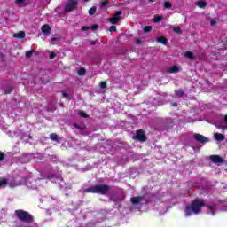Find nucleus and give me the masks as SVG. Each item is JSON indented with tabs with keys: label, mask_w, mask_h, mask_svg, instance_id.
Masks as SVG:
<instances>
[{
	"label": "nucleus",
	"mask_w": 227,
	"mask_h": 227,
	"mask_svg": "<svg viewBox=\"0 0 227 227\" xmlns=\"http://www.w3.org/2000/svg\"><path fill=\"white\" fill-rule=\"evenodd\" d=\"M130 201L132 205H139L141 201H145V196L132 197Z\"/></svg>",
	"instance_id": "9"
},
{
	"label": "nucleus",
	"mask_w": 227,
	"mask_h": 227,
	"mask_svg": "<svg viewBox=\"0 0 227 227\" xmlns=\"http://www.w3.org/2000/svg\"><path fill=\"white\" fill-rule=\"evenodd\" d=\"M196 6H199V8H206L207 7V2L203 0H200L196 3Z\"/></svg>",
	"instance_id": "15"
},
{
	"label": "nucleus",
	"mask_w": 227,
	"mask_h": 227,
	"mask_svg": "<svg viewBox=\"0 0 227 227\" xmlns=\"http://www.w3.org/2000/svg\"><path fill=\"white\" fill-rule=\"evenodd\" d=\"M110 189L109 185L99 184L84 189L83 192L87 194H102L104 196L110 191Z\"/></svg>",
	"instance_id": "2"
},
{
	"label": "nucleus",
	"mask_w": 227,
	"mask_h": 227,
	"mask_svg": "<svg viewBox=\"0 0 227 227\" xmlns=\"http://www.w3.org/2000/svg\"><path fill=\"white\" fill-rule=\"evenodd\" d=\"M162 19H163L162 16H160V15H156V16H154V18H153V22H155V23L157 24V23L160 22V20H162Z\"/></svg>",
	"instance_id": "22"
},
{
	"label": "nucleus",
	"mask_w": 227,
	"mask_h": 227,
	"mask_svg": "<svg viewBox=\"0 0 227 227\" xmlns=\"http://www.w3.org/2000/svg\"><path fill=\"white\" fill-rule=\"evenodd\" d=\"M173 31H174V33H176L177 35H182V28H180V27H174Z\"/></svg>",
	"instance_id": "24"
},
{
	"label": "nucleus",
	"mask_w": 227,
	"mask_h": 227,
	"mask_svg": "<svg viewBox=\"0 0 227 227\" xmlns=\"http://www.w3.org/2000/svg\"><path fill=\"white\" fill-rule=\"evenodd\" d=\"M184 56L190 59H194V53L192 51H186Z\"/></svg>",
	"instance_id": "21"
},
{
	"label": "nucleus",
	"mask_w": 227,
	"mask_h": 227,
	"mask_svg": "<svg viewBox=\"0 0 227 227\" xmlns=\"http://www.w3.org/2000/svg\"><path fill=\"white\" fill-rule=\"evenodd\" d=\"M194 139L195 141L200 143L201 145H205V143H208L209 141L208 137L199 133L194 134Z\"/></svg>",
	"instance_id": "7"
},
{
	"label": "nucleus",
	"mask_w": 227,
	"mask_h": 227,
	"mask_svg": "<svg viewBox=\"0 0 227 227\" xmlns=\"http://www.w3.org/2000/svg\"><path fill=\"white\" fill-rule=\"evenodd\" d=\"M54 58H56V53L51 52V53L50 54V59H54Z\"/></svg>",
	"instance_id": "37"
},
{
	"label": "nucleus",
	"mask_w": 227,
	"mask_h": 227,
	"mask_svg": "<svg viewBox=\"0 0 227 227\" xmlns=\"http://www.w3.org/2000/svg\"><path fill=\"white\" fill-rule=\"evenodd\" d=\"M215 24V20H211V26H214Z\"/></svg>",
	"instance_id": "43"
},
{
	"label": "nucleus",
	"mask_w": 227,
	"mask_h": 227,
	"mask_svg": "<svg viewBox=\"0 0 227 227\" xmlns=\"http://www.w3.org/2000/svg\"><path fill=\"white\" fill-rule=\"evenodd\" d=\"M8 185V179H1L0 180V187H6Z\"/></svg>",
	"instance_id": "19"
},
{
	"label": "nucleus",
	"mask_w": 227,
	"mask_h": 227,
	"mask_svg": "<svg viewBox=\"0 0 227 227\" xmlns=\"http://www.w3.org/2000/svg\"><path fill=\"white\" fill-rule=\"evenodd\" d=\"M90 28H91L93 31H95V30L98 29V25H92V26L90 27Z\"/></svg>",
	"instance_id": "36"
},
{
	"label": "nucleus",
	"mask_w": 227,
	"mask_h": 227,
	"mask_svg": "<svg viewBox=\"0 0 227 227\" xmlns=\"http://www.w3.org/2000/svg\"><path fill=\"white\" fill-rule=\"evenodd\" d=\"M78 75H80V76L86 75V68L81 67V68L78 70Z\"/></svg>",
	"instance_id": "23"
},
{
	"label": "nucleus",
	"mask_w": 227,
	"mask_h": 227,
	"mask_svg": "<svg viewBox=\"0 0 227 227\" xmlns=\"http://www.w3.org/2000/svg\"><path fill=\"white\" fill-rule=\"evenodd\" d=\"M214 137H215V141H219V142L224 141V139H226V137H224V135H223V134H221V133H215V134L214 135Z\"/></svg>",
	"instance_id": "13"
},
{
	"label": "nucleus",
	"mask_w": 227,
	"mask_h": 227,
	"mask_svg": "<svg viewBox=\"0 0 227 227\" xmlns=\"http://www.w3.org/2000/svg\"><path fill=\"white\" fill-rule=\"evenodd\" d=\"M95 13H97V6L89 9V15H95Z\"/></svg>",
	"instance_id": "20"
},
{
	"label": "nucleus",
	"mask_w": 227,
	"mask_h": 227,
	"mask_svg": "<svg viewBox=\"0 0 227 227\" xmlns=\"http://www.w3.org/2000/svg\"><path fill=\"white\" fill-rule=\"evenodd\" d=\"M208 210H210L212 215H215V212H214V207L207 206Z\"/></svg>",
	"instance_id": "30"
},
{
	"label": "nucleus",
	"mask_w": 227,
	"mask_h": 227,
	"mask_svg": "<svg viewBox=\"0 0 227 227\" xmlns=\"http://www.w3.org/2000/svg\"><path fill=\"white\" fill-rule=\"evenodd\" d=\"M210 159L214 164H223L224 162V159L219 155H211Z\"/></svg>",
	"instance_id": "8"
},
{
	"label": "nucleus",
	"mask_w": 227,
	"mask_h": 227,
	"mask_svg": "<svg viewBox=\"0 0 227 227\" xmlns=\"http://www.w3.org/2000/svg\"><path fill=\"white\" fill-rule=\"evenodd\" d=\"M50 139H51V141H56V142L59 141L58 134L56 133L50 134Z\"/></svg>",
	"instance_id": "18"
},
{
	"label": "nucleus",
	"mask_w": 227,
	"mask_h": 227,
	"mask_svg": "<svg viewBox=\"0 0 227 227\" xmlns=\"http://www.w3.org/2000/svg\"><path fill=\"white\" fill-rule=\"evenodd\" d=\"M152 31V26H145L144 27V33H150Z\"/></svg>",
	"instance_id": "26"
},
{
	"label": "nucleus",
	"mask_w": 227,
	"mask_h": 227,
	"mask_svg": "<svg viewBox=\"0 0 227 227\" xmlns=\"http://www.w3.org/2000/svg\"><path fill=\"white\" fill-rule=\"evenodd\" d=\"M163 6L167 10H171V8H173V4H171V2H168V1H164L163 2Z\"/></svg>",
	"instance_id": "16"
},
{
	"label": "nucleus",
	"mask_w": 227,
	"mask_h": 227,
	"mask_svg": "<svg viewBox=\"0 0 227 227\" xmlns=\"http://www.w3.org/2000/svg\"><path fill=\"white\" fill-rule=\"evenodd\" d=\"M13 38H18V39H22L26 38V32L24 31H20L18 33L13 34Z\"/></svg>",
	"instance_id": "12"
},
{
	"label": "nucleus",
	"mask_w": 227,
	"mask_h": 227,
	"mask_svg": "<svg viewBox=\"0 0 227 227\" xmlns=\"http://www.w3.org/2000/svg\"><path fill=\"white\" fill-rule=\"evenodd\" d=\"M136 43H137V45H139L141 43V39H137Z\"/></svg>",
	"instance_id": "40"
},
{
	"label": "nucleus",
	"mask_w": 227,
	"mask_h": 227,
	"mask_svg": "<svg viewBox=\"0 0 227 227\" xmlns=\"http://www.w3.org/2000/svg\"><path fill=\"white\" fill-rule=\"evenodd\" d=\"M133 139L135 141H139L140 143H145L146 141V133H145V130L138 129L136 131V135L133 137Z\"/></svg>",
	"instance_id": "4"
},
{
	"label": "nucleus",
	"mask_w": 227,
	"mask_h": 227,
	"mask_svg": "<svg viewBox=\"0 0 227 227\" xmlns=\"http://www.w3.org/2000/svg\"><path fill=\"white\" fill-rule=\"evenodd\" d=\"M110 33H116V26L110 27Z\"/></svg>",
	"instance_id": "33"
},
{
	"label": "nucleus",
	"mask_w": 227,
	"mask_h": 227,
	"mask_svg": "<svg viewBox=\"0 0 227 227\" xmlns=\"http://www.w3.org/2000/svg\"><path fill=\"white\" fill-rule=\"evenodd\" d=\"M121 11H117L109 19L110 24H118L121 20Z\"/></svg>",
	"instance_id": "6"
},
{
	"label": "nucleus",
	"mask_w": 227,
	"mask_h": 227,
	"mask_svg": "<svg viewBox=\"0 0 227 227\" xmlns=\"http://www.w3.org/2000/svg\"><path fill=\"white\" fill-rule=\"evenodd\" d=\"M78 0H69L68 3L66 4L64 12L66 13H70V12L75 10L77 8Z\"/></svg>",
	"instance_id": "5"
},
{
	"label": "nucleus",
	"mask_w": 227,
	"mask_h": 227,
	"mask_svg": "<svg viewBox=\"0 0 227 227\" xmlns=\"http://www.w3.org/2000/svg\"><path fill=\"white\" fill-rule=\"evenodd\" d=\"M62 97H64V98H69L70 95L68 93L63 92Z\"/></svg>",
	"instance_id": "35"
},
{
	"label": "nucleus",
	"mask_w": 227,
	"mask_h": 227,
	"mask_svg": "<svg viewBox=\"0 0 227 227\" xmlns=\"http://www.w3.org/2000/svg\"><path fill=\"white\" fill-rule=\"evenodd\" d=\"M168 74H178L180 72V67L178 66H173L167 70Z\"/></svg>",
	"instance_id": "11"
},
{
	"label": "nucleus",
	"mask_w": 227,
	"mask_h": 227,
	"mask_svg": "<svg viewBox=\"0 0 227 227\" xmlns=\"http://www.w3.org/2000/svg\"><path fill=\"white\" fill-rule=\"evenodd\" d=\"M84 1V3H88V1H90V0H83Z\"/></svg>",
	"instance_id": "45"
},
{
	"label": "nucleus",
	"mask_w": 227,
	"mask_h": 227,
	"mask_svg": "<svg viewBox=\"0 0 227 227\" xmlns=\"http://www.w3.org/2000/svg\"><path fill=\"white\" fill-rule=\"evenodd\" d=\"M149 1V3H153V0H148Z\"/></svg>",
	"instance_id": "44"
},
{
	"label": "nucleus",
	"mask_w": 227,
	"mask_h": 227,
	"mask_svg": "<svg viewBox=\"0 0 227 227\" xmlns=\"http://www.w3.org/2000/svg\"><path fill=\"white\" fill-rule=\"evenodd\" d=\"M90 45H97V42L91 41V42H90Z\"/></svg>",
	"instance_id": "42"
},
{
	"label": "nucleus",
	"mask_w": 227,
	"mask_h": 227,
	"mask_svg": "<svg viewBox=\"0 0 227 227\" xmlns=\"http://www.w3.org/2000/svg\"><path fill=\"white\" fill-rule=\"evenodd\" d=\"M79 114H80V116H82V118H88V117H89V115H87L86 113H85V112H82V111H81V112L79 113Z\"/></svg>",
	"instance_id": "32"
},
{
	"label": "nucleus",
	"mask_w": 227,
	"mask_h": 227,
	"mask_svg": "<svg viewBox=\"0 0 227 227\" xmlns=\"http://www.w3.org/2000/svg\"><path fill=\"white\" fill-rule=\"evenodd\" d=\"M99 88H101V90H106V88H107V83L106 82H100Z\"/></svg>",
	"instance_id": "25"
},
{
	"label": "nucleus",
	"mask_w": 227,
	"mask_h": 227,
	"mask_svg": "<svg viewBox=\"0 0 227 227\" xmlns=\"http://www.w3.org/2000/svg\"><path fill=\"white\" fill-rule=\"evenodd\" d=\"M33 56V51H27L25 57L29 59Z\"/></svg>",
	"instance_id": "27"
},
{
	"label": "nucleus",
	"mask_w": 227,
	"mask_h": 227,
	"mask_svg": "<svg viewBox=\"0 0 227 227\" xmlns=\"http://www.w3.org/2000/svg\"><path fill=\"white\" fill-rule=\"evenodd\" d=\"M205 207V201L202 199H195L191 206H186L184 209V214L186 217L192 215L193 214H200L201 212V208Z\"/></svg>",
	"instance_id": "1"
},
{
	"label": "nucleus",
	"mask_w": 227,
	"mask_h": 227,
	"mask_svg": "<svg viewBox=\"0 0 227 227\" xmlns=\"http://www.w3.org/2000/svg\"><path fill=\"white\" fill-rule=\"evenodd\" d=\"M12 87H8L7 90H5V95H10L12 91Z\"/></svg>",
	"instance_id": "31"
},
{
	"label": "nucleus",
	"mask_w": 227,
	"mask_h": 227,
	"mask_svg": "<svg viewBox=\"0 0 227 227\" xmlns=\"http://www.w3.org/2000/svg\"><path fill=\"white\" fill-rule=\"evenodd\" d=\"M14 214L21 223H27V224L35 223V217L27 211L17 209L14 211Z\"/></svg>",
	"instance_id": "3"
},
{
	"label": "nucleus",
	"mask_w": 227,
	"mask_h": 227,
	"mask_svg": "<svg viewBox=\"0 0 227 227\" xmlns=\"http://www.w3.org/2000/svg\"><path fill=\"white\" fill-rule=\"evenodd\" d=\"M26 0H16L17 4H22Z\"/></svg>",
	"instance_id": "39"
},
{
	"label": "nucleus",
	"mask_w": 227,
	"mask_h": 227,
	"mask_svg": "<svg viewBox=\"0 0 227 227\" xmlns=\"http://www.w3.org/2000/svg\"><path fill=\"white\" fill-rule=\"evenodd\" d=\"M223 129L226 130V129H227V127H223Z\"/></svg>",
	"instance_id": "46"
},
{
	"label": "nucleus",
	"mask_w": 227,
	"mask_h": 227,
	"mask_svg": "<svg viewBox=\"0 0 227 227\" xmlns=\"http://www.w3.org/2000/svg\"><path fill=\"white\" fill-rule=\"evenodd\" d=\"M109 0H99V6L101 9L106 8V6L109 5Z\"/></svg>",
	"instance_id": "14"
},
{
	"label": "nucleus",
	"mask_w": 227,
	"mask_h": 227,
	"mask_svg": "<svg viewBox=\"0 0 227 227\" xmlns=\"http://www.w3.org/2000/svg\"><path fill=\"white\" fill-rule=\"evenodd\" d=\"M176 94H177L178 97H184V90H176Z\"/></svg>",
	"instance_id": "29"
},
{
	"label": "nucleus",
	"mask_w": 227,
	"mask_h": 227,
	"mask_svg": "<svg viewBox=\"0 0 227 227\" xmlns=\"http://www.w3.org/2000/svg\"><path fill=\"white\" fill-rule=\"evenodd\" d=\"M41 31L42 33L46 35V36H49V35H51V27L49 26V24H44L42 26Z\"/></svg>",
	"instance_id": "10"
},
{
	"label": "nucleus",
	"mask_w": 227,
	"mask_h": 227,
	"mask_svg": "<svg viewBox=\"0 0 227 227\" xmlns=\"http://www.w3.org/2000/svg\"><path fill=\"white\" fill-rule=\"evenodd\" d=\"M157 42H159V43H162L163 45H166V43H168V39L164 36H160L157 38Z\"/></svg>",
	"instance_id": "17"
},
{
	"label": "nucleus",
	"mask_w": 227,
	"mask_h": 227,
	"mask_svg": "<svg viewBox=\"0 0 227 227\" xmlns=\"http://www.w3.org/2000/svg\"><path fill=\"white\" fill-rule=\"evenodd\" d=\"M74 129H77L78 130H84V127H82L77 123H74Z\"/></svg>",
	"instance_id": "28"
},
{
	"label": "nucleus",
	"mask_w": 227,
	"mask_h": 227,
	"mask_svg": "<svg viewBox=\"0 0 227 227\" xmlns=\"http://www.w3.org/2000/svg\"><path fill=\"white\" fill-rule=\"evenodd\" d=\"M51 42H58V38L52 37V38H51Z\"/></svg>",
	"instance_id": "41"
},
{
	"label": "nucleus",
	"mask_w": 227,
	"mask_h": 227,
	"mask_svg": "<svg viewBox=\"0 0 227 227\" xmlns=\"http://www.w3.org/2000/svg\"><path fill=\"white\" fill-rule=\"evenodd\" d=\"M90 29V27H82V31H88Z\"/></svg>",
	"instance_id": "38"
},
{
	"label": "nucleus",
	"mask_w": 227,
	"mask_h": 227,
	"mask_svg": "<svg viewBox=\"0 0 227 227\" xmlns=\"http://www.w3.org/2000/svg\"><path fill=\"white\" fill-rule=\"evenodd\" d=\"M4 160V153L0 152V162Z\"/></svg>",
	"instance_id": "34"
}]
</instances>
